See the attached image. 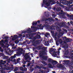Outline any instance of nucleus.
<instances>
[{
	"mask_svg": "<svg viewBox=\"0 0 73 73\" xmlns=\"http://www.w3.org/2000/svg\"><path fill=\"white\" fill-rule=\"evenodd\" d=\"M53 26H51V27L50 28V30H53L54 29V28H53Z\"/></svg>",
	"mask_w": 73,
	"mask_h": 73,
	"instance_id": "obj_44",
	"label": "nucleus"
},
{
	"mask_svg": "<svg viewBox=\"0 0 73 73\" xmlns=\"http://www.w3.org/2000/svg\"><path fill=\"white\" fill-rule=\"evenodd\" d=\"M0 55L1 56H2V57H4V54L1 53H0Z\"/></svg>",
	"mask_w": 73,
	"mask_h": 73,
	"instance_id": "obj_46",
	"label": "nucleus"
},
{
	"mask_svg": "<svg viewBox=\"0 0 73 73\" xmlns=\"http://www.w3.org/2000/svg\"><path fill=\"white\" fill-rule=\"evenodd\" d=\"M47 47H42V50L44 51V52H45L46 50V49Z\"/></svg>",
	"mask_w": 73,
	"mask_h": 73,
	"instance_id": "obj_20",
	"label": "nucleus"
},
{
	"mask_svg": "<svg viewBox=\"0 0 73 73\" xmlns=\"http://www.w3.org/2000/svg\"><path fill=\"white\" fill-rule=\"evenodd\" d=\"M60 34H62V33H59V35H58L57 36L58 38H60V37H61V35H60Z\"/></svg>",
	"mask_w": 73,
	"mask_h": 73,
	"instance_id": "obj_39",
	"label": "nucleus"
},
{
	"mask_svg": "<svg viewBox=\"0 0 73 73\" xmlns=\"http://www.w3.org/2000/svg\"><path fill=\"white\" fill-rule=\"evenodd\" d=\"M59 42L60 44H62L63 43V41L62 40V39L60 38L59 39Z\"/></svg>",
	"mask_w": 73,
	"mask_h": 73,
	"instance_id": "obj_36",
	"label": "nucleus"
},
{
	"mask_svg": "<svg viewBox=\"0 0 73 73\" xmlns=\"http://www.w3.org/2000/svg\"><path fill=\"white\" fill-rule=\"evenodd\" d=\"M42 46H37V48L39 49V50H41L42 49Z\"/></svg>",
	"mask_w": 73,
	"mask_h": 73,
	"instance_id": "obj_28",
	"label": "nucleus"
},
{
	"mask_svg": "<svg viewBox=\"0 0 73 73\" xmlns=\"http://www.w3.org/2000/svg\"><path fill=\"white\" fill-rule=\"evenodd\" d=\"M26 61H24L23 62V64H26Z\"/></svg>",
	"mask_w": 73,
	"mask_h": 73,
	"instance_id": "obj_62",
	"label": "nucleus"
},
{
	"mask_svg": "<svg viewBox=\"0 0 73 73\" xmlns=\"http://www.w3.org/2000/svg\"><path fill=\"white\" fill-rule=\"evenodd\" d=\"M1 43H4V40H2L1 41H0V44H1Z\"/></svg>",
	"mask_w": 73,
	"mask_h": 73,
	"instance_id": "obj_42",
	"label": "nucleus"
},
{
	"mask_svg": "<svg viewBox=\"0 0 73 73\" xmlns=\"http://www.w3.org/2000/svg\"><path fill=\"white\" fill-rule=\"evenodd\" d=\"M8 42V40H5L4 41V44L6 43V42Z\"/></svg>",
	"mask_w": 73,
	"mask_h": 73,
	"instance_id": "obj_49",
	"label": "nucleus"
},
{
	"mask_svg": "<svg viewBox=\"0 0 73 73\" xmlns=\"http://www.w3.org/2000/svg\"><path fill=\"white\" fill-rule=\"evenodd\" d=\"M26 36L27 37H28L30 36V35L29 34H27Z\"/></svg>",
	"mask_w": 73,
	"mask_h": 73,
	"instance_id": "obj_64",
	"label": "nucleus"
},
{
	"mask_svg": "<svg viewBox=\"0 0 73 73\" xmlns=\"http://www.w3.org/2000/svg\"><path fill=\"white\" fill-rule=\"evenodd\" d=\"M42 69H44L45 70L46 69V68L44 67L43 66H41V68Z\"/></svg>",
	"mask_w": 73,
	"mask_h": 73,
	"instance_id": "obj_45",
	"label": "nucleus"
},
{
	"mask_svg": "<svg viewBox=\"0 0 73 73\" xmlns=\"http://www.w3.org/2000/svg\"><path fill=\"white\" fill-rule=\"evenodd\" d=\"M61 14H64V13H63V11L61 10Z\"/></svg>",
	"mask_w": 73,
	"mask_h": 73,
	"instance_id": "obj_63",
	"label": "nucleus"
},
{
	"mask_svg": "<svg viewBox=\"0 0 73 73\" xmlns=\"http://www.w3.org/2000/svg\"><path fill=\"white\" fill-rule=\"evenodd\" d=\"M39 71L42 73H44V70H43L42 69H40V70H39Z\"/></svg>",
	"mask_w": 73,
	"mask_h": 73,
	"instance_id": "obj_52",
	"label": "nucleus"
},
{
	"mask_svg": "<svg viewBox=\"0 0 73 73\" xmlns=\"http://www.w3.org/2000/svg\"><path fill=\"white\" fill-rule=\"evenodd\" d=\"M1 72L2 73H5V72L4 70H1Z\"/></svg>",
	"mask_w": 73,
	"mask_h": 73,
	"instance_id": "obj_57",
	"label": "nucleus"
},
{
	"mask_svg": "<svg viewBox=\"0 0 73 73\" xmlns=\"http://www.w3.org/2000/svg\"><path fill=\"white\" fill-rule=\"evenodd\" d=\"M43 55H45L46 54V52H42Z\"/></svg>",
	"mask_w": 73,
	"mask_h": 73,
	"instance_id": "obj_61",
	"label": "nucleus"
},
{
	"mask_svg": "<svg viewBox=\"0 0 73 73\" xmlns=\"http://www.w3.org/2000/svg\"><path fill=\"white\" fill-rule=\"evenodd\" d=\"M64 54L65 56H68V54H69V52L68 51H66Z\"/></svg>",
	"mask_w": 73,
	"mask_h": 73,
	"instance_id": "obj_31",
	"label": "nucleus"
},
{
	"mask_svg": "<svg viewBox=\"0 0 73 73\" xmlns=\"http://www.w3.org/2000/svg\"><path fill=\"white\" fill-rule=\"evenodd\" d=\"M57 67L58 68H62V65L61 64L60 65H58L57 66Z\"/></svg>",
	"mask_w": 73,
	"mask_h": 73,
	"instance_id": "obj_26",
	"label": "nucleus"
},
{
	"mask_svg": "<svg viewBox=\"0 0 73 73\" xmlns=\"http://www.w3.org/2000/svg\"><path fill=\"white\" fill-rule=\"evenodd\" d=\"M67 3L68 4H72V2L71 1H67Z\"/></svg>",
	"mask_w": 73,
	"mask_h": 73,
	"instance_id": "obj_29",
	"label": "nucleus"
},
{
	"mask_svg": "<svg viewBox=\"0 0 73 73\" xmlns=\"http://www.w3.org/2000/svg\"><path fill=\"white\" fill-rule=\"evenodd\" d=\"M43 3H42V7H43V6H44L45 5H46L47 7H44L46 8H48V7L50 6V3L48 2V1L46 0H43Z\"/></svg>",
	"mask_w": 73,
	"mask_h": 73,
	"instance_id": "obj_2",
	"label": "nucleus"
},
{
	"mask_svg": "<svg viewBox=\"0 0 73 73\" xmlns=\"http://www.w3.org/2000/svg\"><path fill=\"white\" fill-rule=\"evenodd\" d=\"M27 70V68H25L24 69L23 68V72H25Z\"/></svg>",
	"mask_w": 73,
	"mask_h": 73,
	"instance_id": "obj_43",
	"label": "nucleus"
},
{
	"mask_svg": "<svg viewBox=\"0 0 73 73\" xmlns=\"http://www.w3.org/2000/svg\"><path fill=\"white\" fill-rule=\"evenodd\" d=\"M31 28H33V29H35L36 28V27H35V26H31Z\"/></svg>",
	"mask_w": 73,
	"mask_h": 73,
	"instance_id": "obj_55",
	"label": "nucleus"
},
{
	"mask_svg": "<svg viewBox=\"0 0 73 73\" xmlns=\"http://www.w3.org/2000/svg\"><path fill=\"white\" fill-rule=\"evenodd\" d=\"M14 69V68L13 67H9L8 68H7V70H13Z\"/></svg>",
	"mask_w": 73,
	"mask_h": 73,
	"instance_id": "obj_12",
	"label": "nucleus"
},
{
	"mask_svg": "<svg viewBox=\"0 0 73 73\" xmlns=\"http://www.w3.org/2000/svg\"><path fill=\"white\" fill-rule=\"evenodd\" d=\"M60 51H57L56 52H53V55L54 56H57V54H60Z\"/></svg>",
	"mask_w": 73,
	"mask_h": 73,
	"instance_id": "obj_10",
	"label": "nucleus"
},
{
	"mask_svg": "<svg viewBox=\"0 0 73 73\" xmlns=\"http://www.w3.org/2000/svg\"><path fill=\"white\" fill-rule=\"evenodd\" d=\"M18 69L19 68L18 67H16L14 70V72H16V71H17V70H18Z\"/></svg>",
	"mask_w": 73,
	"mask_h": 73,
	"instance_id": "obj_37",
	"label": "nucleus"
},
{
	"mask_svg": "<svg viewBox=\"0 0 73 73\" xmlns=\"http://www.w3.org/2000/svg\"><path fill=\"white\" fill-rule=\"evenodd\" d=\"M49 42H53V39H51L50 40Z\"/></svg>",
	"mask_w": 73,
	"mask_h": 73,
	"instance_id": "obj_58",
	"label": "nucleus"
},
{
	"mask_svg": "<svg viewBox=\"0 0 73 73\" xmlns=\"http://www.w3.org/2000/svg\"><path fill=\"white\" fill-rule=\"evenodd\" d=\"M51 33L52 35L53 36V35H54V32L53 31H51Z\"/></svg>",
	"mask_w": 73,
	"mask_h": 73,
	"instance_id": "obj_40",
	"label": "nucleus"
},
{
	"mask_svg": "<svg viewBox=\"0 0 73 73\" xmlns=\"http://www.w3.org/2000/svg\"><path fill=\"white\" fill-rule=\"evenodd\" d=\"M4 37L5 38V39H6V40H7V39L9 38V37H8L7 36H5Z\"/></svg>",
	"mask_w": 73,
	"mask_h": 73,
	"instance_id": "obj_56",
	"label": "nucleus"
},
{
	"mask_svg": "<svg viewBox=\"0 0 73 73\" xmlns=\"http://www.w3.org/2000/svg\"><path fill=\"white\" fill-rule=\"evenodd\" d=\"M48 3H49L50 4V3H51V5H53V4H56V2L54 0H49L48 1Z\"/></svg>",
	"mask_w": 73,
	"mask_h": 73,
	"instance_id": "obj_4",
	"label": "nucleus"
},
{
	"mask_svg": "<svg viewBox=\"0 0 73 73\" xmlns=\"http://www.w3.org/2000/svg\"><path fill=\"white\" fill-rule=\"evenodd\" d=\"M20 58H19L17 59V62H19V61H20Z\"/></svg>",
	"mask_w": 73,
	"mask_h": 73,
	"instance_id": "obj_54",
	"label": "nucleus"
},
{
	"mask_svg": "<svg viewBox=\"0 0 73 73\" xmlns=\"http://www.w3.org/2000/svg\"><path fill=\"white\" fill-rule=\"evenodd\" d=\"M17 38H18V36L17 35H15L13 36V37L12 38V41H14L15 40H16Z\"/></svg>",
	"mask_w": 73,
	"mask_h": 73,
	"instance_id": "obj_6",
	"label": "nucleus"
},
{
	"mask_svg": "<svg viewBox=\"0 0 73 73\" xmlns=\"http://www.w3.org/2000/svg\"><path fill=\"white\" fill-rule=\"evenodd\" d=\"M42 59H43L44 60H45V61H47V57H45V56H43L42 58Z\"/></svg>",
	"mask_w": 73,
	"mask_h": 73,
	"instance_id": "obj_24",
	"label": "nucleus"
},
{
	"mask_svg": "<svg viewBox=\"0 0 73 73\" xmlns=\"http://www.w3.org/2000/svg\"><path fill=\"white\" fill-rule=\"evenodd\" d=\"M35 68V69H41V66L40 67L39 66L36 65V66Z\"/></svg>",
	"mask_w": 73,
	"mask_h": 73,
	"instance_id": "obj_22",
	"label": "nucleus"
},
{
	"mask_svg": "<svg viewBox=\"0 0 73 73\" xmlns=\"http://www.w3.org/2000/svg\"><path fill=\"white\" fill-rule=\"evenodd\" d=\"M67 16L69 17H70V18H72V19H71V20H73V15H70L69 14H68L67 15Z\"/></svg>",
	"mask_w": 73,
	"mask_h": 73,
	"instance_id": "obj_15",
	"label": "nucleus"
},
{
	"mask_svg": "<svg viewBox=\"0 0 73 73\" xmlns=\"http://www.w3.org/2000/svg\"><path fill=\"white\" fill-rule=\"evenodd\" d=\"M23 53H22L21 51H18L17 52L16 54L17 56H20L21 54H23Z\"/></svg>",
	"mask_w": 73,
	"mask_h": 73,
	"instance_id": "obj_7",
	"label": "nucleus"
},
{
	"mask_svg": "<svg viewBox=\"0 0 73 73\" xmlns=\"http://www.w3.org/2000/svg\"><path fill=\"white\" fill-rule=\"evenodd\" d=\"M52 21L53 20V19L51 17L48 18V19H46V21Z\"/></svg>",
	"mask_w": 73,
	"mask_h": 73,
	"instance_id": "obj_21",
	"label": "nucleus"
},
{
	"mask_svg": "<svg viewBox=\"0 0 73 73\" xmlns=\"http://www.w3.org/2000/svg\"><path fill=\"white\" fill-rule=\"evenodd\" d=\"M59 5L61 7H62V8H65V6H64V5L61 4H59Z\"/></svg>",
	"mask_w": 73,
	"mask_h": 73,
	"instance_id": "obj_48",
	"label": "nucleus"
},
{
	"mask_svg": "<svg viewBox=\"0 0 73 73\" xmlns=\"http://www.w3.org/2000/svg\"><path fill=\"white\" fill-rule=\"evenodd\" d=\"M16 54H14V56L11 57V58L12 59H13V58H16Z\"/></svg>",
	"mask_w": 73,
	"mask_h": 73,
	"instance_id": "obj_25",
	"label": "nucleus"
},
{
	"mask_svg": "<svg viewBox=\"0 0 73 73\" xmlns=\"http://www.w3.org/2000/svg\"><path fill=\"white\" fill-rule=\"evenodd\" d=\"M53 60L51 58H49L48 60V62H52V61H53Z\"/></svg>",
	"mask_w": 73,
	"mask_h": 73,
	"instance_id": "obj_30",
	"label": "nucleus"
},
{
	"mask_svg": "<svg viewBox=\"0 0 73 73\" xmlns=\"http://www.w3.org/2000/svg\"><path fill=\"white\" fill-rule=\"evenodd\" d=\"M44 36L45 37H48V36H50V33H47L44 34Z\"/></svg>",
	"mask_w": 73,
	"mask_h": 73,
	"instance_id": "obj_13",
	"label": "nucleus"
},
{
	"mask_svg": "<svg viewBox=\"0 0 73 73\" xmlns=\"http://www.w3.org/2000/svg\"><path fill=\"white\" fill-rule=\"evenodd\" d=\"M69 67H70V69H71V70L73 69V65H71V66H70Z\"/></svg>",
	"mask_w": 73,
	"mask_h": 73,
	"instance_id": "obj_47",
	"label": "nucleus"
},
{
	"mask_svg": "<svg viewBox=\"0 0 73 73\" xmlns=\"http://www.w3.org/2000/svg\"><path fill=\"white\" fill-rule=\"evenodd\" d=\"M61 8L60 7H57L56 9V10L57 12H60L61 11Z\"/></svg>",
	"mask_w": 73,
	"mask_h": 73,
	"instance_id": "obj_16",
	"label": "nucleus"
},
{
	"mask_svg": "<svg viewBox=\"0 0 73 73\" xmlns=\"http://www.w3.org/2000/svg\"><path fill=\"white\" fill-rule=\"evenodd\" d=\"M45 44L46 46H49V43L48 42H45Z\"/></svg>",
	"mask_w": 73,
	"mask_h": 73,
	"instance_id": "obj_35",
	"label": "nucleus"
},
{
	"mask_svg": "<svg viewBox=\"0 0 73 73\" xmlns=\"http://www.w3.org/2000/svg\"><path fill=\"white\" fill-rule=\"evenodd\" d=\"M23 67H20L19 68V69L20 70H22L23 71Z\"/></svg>",
	"mask_w": 73,
	"mask_h": 73,
	"instance_id": "obj_51",
	"label": "nucleus"
},
{
	"mask_svg": "<svg viewBox=\"0 0 73 73\" xmlns=\"http://www.w3.org/2000/svg\"><path fill=\"white\" fill-rule=\"evenodd\" d=\"M39 38H41V36L40 35H37L36 36L33 37V45L36 46H37V45L40 44V40H38L36 41V39H39Z\"/></svg>",
	"mask_w": 73,
	"mask_h": 73,
	"instance_id": "obj_1",
	"label": "nucleus"
},
{
	"mask_svg": "<svg viewBox=\"0 0 73 73\" xmlns=\"http://www.w3.org/2000/svg\"><path fill=\"white\" fill-rule=\"evenodd\" d=\"M68 44H66L64 46L63 48L64 49H66V48H68Z\"/></svg>",
	"mask_w": 73,
	"mask_h": 73,
	"instance_id": "obj_23",
	"label": "nucleus"
},
{
	"mask_svg": "<svg viewBox=\"0 0 73 73\" xmlns=\"http://www.w3.org/2000/svg\"><path fill=\"white\" fill-rule=\"evenodd\" d=\"M37 22H33V25L34 26L37 25Z\"/></svg>",
	"mask_w": 73,
	"mask_h": 73,
	"instance_id": "obj_34",
	"label": "nucleus"
},
{
	"mask_svg": "<svg viewBox=\"0 0 73 73\" xmlns=\"http://www.w3.org/2000/svg\"><path fill=\"white\" fill-rule=\"evenodd\" d=\"M30 70L31 71V72H32L34 70V68H33L32 67H30Z\"/></svg>",
	"mask_w": 73,
	"mask_h": 73,
	"instance_id": "obj_32",
	"label": "nucleus"
},
{
	"mask_svg": "<svg viewBox=\"0 0 73 73\" xmlns=\"http://www.w3.org/2000/svg\"><path fill=\"white\" fill-rule=\"evenodd\" d=\"M9 58V57L8 56H4L3 57L4 59H5V60L7 59V60H8V58Z\"/></svg>",
	"mask_w": 73,
	"mask_h": 73,
	"instance_id": "obj_33",
	"label": "nucleus"
},
{
	"mask_svg": "<svg viewBox=\"0 0 73 73\" xmlns=\"http://www.w3.org/2000/svg\"><path fill=\"white\" fill-rule=\"evenodd\" d=\"M31 31V28H28V30H27V33H29L30 32V31Z\"/></svg>",
	"mask_w": 73,
	"mask_h": 73,
	"instance_id": "obj_38",
	"label": "nucleus"
},
{
	"mask_svg": "<svg viewBox=\"0 0 73 73\" xmlns=\"http://www.w3.org/2000/svg\"><path fill=\"white\" fill-rule=\"evenodd\" d=\"M28 54H29V53H27L24 56V57L26 60H27V59H28V58H30V55H28Z\"/></svg>",
	"mask_w": 73,
	"mask_h": 73,
	"instance_id": "obj_3",
	"label": "nucleus"
},
{
	"mask_svg": "<svg viewBox=\"0 0 73 73\" xmlns=\"http://www.w3.org/2000/svg\"><path fill=\"white\" fill-rule=\"evenodd\" d=\"M4 61L3 60H1V61H0V65H4Z\"/></svg>",
	"mask_w": 73,
	"mask_h": 73,
	"instance_id": "obj_27",
	"label": "nucleus"
},
{
	"mask_svg": "<svg viewBox=\"0 0 73 73\" xmlns=\"http://www.w3.org/2000/svg\"><path fill=\"white\" fill-rule=\"evenodd\" d=\"M65 23L63 22H61L60 23L59 26L60 28H62V27H63Z\"/></svg>",
	"mask_w": 73,
	"mask_h": 73,
	"instance_id": "obj_11",
	"label": "nucleus"
},
{
	"mask_svg": "<svg viewBox=\"0 0 73 73\" xmlns=\"http://www.w3.org/2000/svg\"><path fill=\"white\" fill-rule=\"evenodd\" d=\"M39 57L40 58H42V57L44 56L43 55V53H42V52H40L39 54Z\"/></svg>",
	"mask_w": 73,
	"mask_h": 73,
	"instance_id": "obj_17",
	"label": "nucleus"
},
{
	"mask_svg": "<svg viewBox=\"0 0 73 73\" xmlns=\"http://www.w3.org/2000/svg\"><path fill=\"white\" fill-rule=\"evenodd\" d=\"M61 69L62 70H64V69H65V68H64V67L63 66H62Z\"/></svg>",
	"mask_w": 73,
	"mask_h": 73,
	"instance_id": "obj_60",
	"label": "nucleus"
},
{
	"mask_svg": "<svg viewBox=\"0 0 73 73\" xmlns=\"http://www.w3.org/2000/svg\"><path fill=\"white\" fill-rule=\"evenodd\" d=\"M49 50H50L51 52H55V49L52 48H50Z\"/></svg>",
	"mask_w": 73,
	"mask_h": 73,
	"instance_id": "obj_14",
	"label": "nucleus"
},
{
	"mask_svg": "<svg viewBox=\"0 0 73 73\" xmlns=\"http://www.w3.org/2000/svg\"><path fill=\"white\" fill-rule=\"evenodd\" d=\"M64 57H66V58H70V56H64Z\"/></svg>",
	"mask_w": 73,
	"mask_h": 73,
	"instance_id": "obj_53",
	"label": "nucleus"
},
{
	"mask_svg": "<svg viewBox=\"0 0 73 73\" xmlns=\"http://www.w3.org/2000/svg\"><path fill=\"white\" fill-rule=\"evenodd\" d=\"M55 4H61V3H59L58 1H57L56 2H55Z\"/></svg>",
	"mask_w": 73,
	"mask_h": 73,
	"instance_id": "obj_50",
	"label": "nucleus"
},
{
	"mask_svg": "<svg viewBox=\"0 0 73 73\" xmlns=\"http://www.w3.org/2000/svg\"><path fill=\"white\" fill-rule=\"evenodd\" d=\"M56 29L58 32H59L61 31V29L60 27H58V26H56Z\"/></svg>",
	"mask_w": 73,
	"mask_h": 73,
	"instance_id": "obj_5",
	"label": "nucleus"
},
{
	"mask_svg": "<svg viewBox=\"0 0 73 73\" xmlns=\"http://www.w3.org/2000/svg\"><path fill=\"white\" fill-rule=\"evenodd\" d=\"M51 63L52 65H56V64H58V62H57V61L56 60H53L52 61Z\"/></svg>",
	"mask_w": 73,
	"mask_h": 73,
	"instance_id": "obj_9",
	"label": "nucleus"
},
{
	"mask_svg": "<svg viewBox=\"0 0 73 73\" xmlns=\"http://www.w3.org/2000/svg\"><path fill=\"white\" fill-rule=\"evenodd\" d=\"M18 52H23V49L22 48H19L17 49Z\"/></svg>",
	"mask_w": 73,
	"mask_h": 73,
	"instance_id": "obj_18",
	"label": "nucleus"
},
{
	"mask_svg": "<svg viewBox=\"0 0 73 73\" xmlns=\"http://www.w3.org/2000/svg\"><path fill=\"white\" fill-rule=\"evenodd\" d=\"M65 40L66 42H70V40H69V39L68 38H66Z\"/></svg>",
	"mask_w": 73,
	"mask_h": 73,
	"instance_id": "obj_41",
	"label": "nucleus"
},
{
	"mask_svg": "<svg viewBox=\"0 0 73 73\" xmlns=\"http://www.w3.org/2000/svg\"><path fill=\"white\" fill-rule=\"evenodd\" d=\"M48 66L49 68H53V67L52 66V65L50 64H48Z\"/></svg>",
	"mask_w": 73,
	"mask_h": 73,
	"instance_id": "obj_19",
	"label": "nucleus"
},
{
	"mask_svg": "<svg viewBox=\"0 0 73 73\" xmlns=\"http://www.w3.org/2000/svg\"><path fill=\"white\" fill-rule=\"evenodd\" d=\"M65 38H66V36H64V37H63V40H65Z\"/></svg>",
	"mask_w": 73,
	"mask_h": 73,
	"instance_id": "obj_59",
	"label": "nucleus"
},
{
	"mask_svg": "<svg viewBox=\"0 0 73 73\" xmlns=\"http://www.w3.org/2000/svg\"><path fill=\"white\" fill-rule=\"evenodd\" d=\"M48 27V24H44L42 25V27H40V29L42 30L43 29V28H44V27Z\"/></svg>",
	"mask_w": 73,
	"mask_h": 73,
	"instance_id": "obj_8",
	"label": "nucleus"
}]
</instances>
